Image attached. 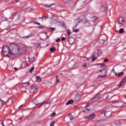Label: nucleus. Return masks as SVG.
Returning <instances> with one entry per match:
<instances>
[{
	"label": "nucleus",
	"instance_id": "nucleus-1",
	"mask_svg": "<svg viewBox=\"0 0 126 126\" xmlns=\"http://www.w3.org/2000/svg\"><path fill=\"white\" fill-rule=\"evenodd\" d=\"M19 47L16 44H12L10 47L5 46L2 48L4 56L8 58H10V56H16L19 53Z\"/></svg>",
	"mask_w": 126,
	"mask_h": 126
},
{
	"label": "nucleus",
	"instance_id": "nucleus-2",
	"mask_svg": "<svg viewBox=\"0 0 126 126\" xmlns=\"http://www.w3.org/2000/svg\"><path fill=\"white\" fill-rule=\"evenodd\" d=\"M102 98V95L100 94H97L95 95V97H93L91 101L93 102V103H94V102H96V101H97V100H100Z\"/></svg>",
	"mask_w": 126,
	"mask_h": 126
},
{
	"label": "nucleus",
	"instance_id": "nucleus-3",
	"mask_svg": "<svg viewBox=\"0 0 126 126\" xmlns=\"http://www.w3.org/2000/svg\"><path fill=\"white\" fill-rule=\"evenodd\" d=\"M124 105V102H116L113 103V106L116 107L117 108H123Z\"/></svg>",
	"mask_w": 126,
	"mask_h": 126
},
{
	"label": "nucleus",
	"instance_id": "nucleus-4",
	"mask_svg": "<svg viewBox=\"0 0 126 126\" xmlns=\"http://www.w3.org/2000/svg\"><path fill=\"white\" fill-rule=\"evenodd\" d=\"M99 11L100 12H105V11H107V5L103 4L99 8Z\"/></svg>",
	"mask_w": 126,
	"mask_h": 126
},
{
	"label": "nucleus",
	"instance_id": "nucleus-5",
	"mask_svg": "<svg viewBox=\"0 0 126 126\" xmlns=\"http://www.w3.org/2000/svg\"><path fill=\"white\" fill-rule=\"evenodd\" d=\"M125 21L126 19H125V18H124V17H121L119 19V24L124 25Z\"/></svg>",
	"mask_w": 126,
	"mask_h": 126
},
{
	"label": "nucleus",
	"instance_id": "nucleus-6",
	"mask_svg": "<svg viewBox=\"0 0 126 126\" xmlns=\"http://www.w3.org/2000/svg\"><path fill=\"white\" fill-rule=\"evenodd\" d=\"M100 72H102L104 75H100L98 76V77H101V78H103V77H106V76H107V75L106 74V73H107V70L105 69L100 71Z\"/></svg>",
	"mask_w": 126,
	"mask_h": 126
},
{
	"label": "nucleus",
	"instance_id": "nucleus-7",
	"mask_svg": "<svg viewBox=\"0 0 126 126\" xmlns=\"http://www.w3.org/2000/svg\"><path fill=\"white\" fill-rule=\"evenodd\" d=\"M95 118V114H91L89 116L85 117L86 120H93Z\"/></svg>",
	"mask_w": 126,
	"mask_h": 126
},
{
	"label": "nucleus",
	"instance_id": "nucleus-8",
	"mask_svg": "<svg viewBox=\"0 0 126 126\" xmlns=\"http://www.w3.org/2000/svg\"><path fill=\"white\" fill-rule=\"evenodd\" d=\"M69 44H70V45H73V44H74V42H75V39L73 38V37H69Z\"/></svg>",
	"mask_w": 126,
	"mask_h": 126
},
{
	"label": "nucleus",
	"instance_id": "nucleus-9",
	"mask_svg": "<svg viewBox=\"0 0 126 126\" xmlns=\"http://www.w3.org/2000/svg\"><path fill=\"white\" fill-rule=\"evenodd\" d=\"M126 82V77H125L123 80L122 81L120 82V84L119 85V87H121V86H122V85H123L124 84V83H125V82Z\"/></svg>",
	"mask_w": 126,
	"mask_h": 126
},
{
	"label": "nucleus",
	"instance_id": "nucleus-10",
	"mask_svg": "<svg viewBox=\"0 0 126 126\" xmlns=\"http://www.w3.org/2000/svg\"><path fill=\"white\" fill-rule=\"evenodd\" d=\"M72 66H71V68H75L76 67V65H77V64L75 62H72L71 63Z\"/></svg>",
	"mask_w": 126,
	"mask_h": 126
},
{
	"label": "nucleus",
	"instance_id": "nucleus-11",
	"mask_svg": "<svg viewBox=\"0 0 126 126\" xmlns=\"http://www.w3.org/2000/svg\"><path fill=\"white\" fill-rule=\"evenodd\" d=\"M115 73L116 76H118V77H120L124 74V73L123 72H121L120 73H116V72H114Z\"/></svg>",
	"mask_w": 126,
	"mask_h": 126
},
{
	"label": "nucleus",
	"instance_id": "nucleus-12",
	"mask_svg": "<svg viewBox=\"0 0 126 126\" xmlns=\"http://www.w3.org/2000/svg\"><path fill=\"white\" fill-rule=\"evenodd\" d=\"M30 84V83L27 82V83H24L22 84L21 87H26L28 86Z\"/></svg>",
	"mask_w": 126,
	"mask_h": 126
},
{
	"label": "nucleus",
	"instance_id": "nucleus-13",
	"mask_svg": "<svg viewBox=\"0 0 126 126\" xmlns=\"http://www.w3.org/2000/svg\"><path fill=\"white\" fill-rule=\"evenodd\" d=\"M114 126H121V122H120L118 120H116L115 122Z\"/></svg>",
	"mask_w": 126,
	"mask_h": 126
},
{
	"label": "nucleus",
	"instance_id": "nucleus-14",
	"mask_svg": "<svg viewBox=\"0 0 126 126\" xmlns=\"http://www.w3.org/2000/svg\"><path fill=\"white\" fill-rule=\"evenodd\" d=\"M33 90L36 91V90H37V88H36V86H32L31 87V92H33V93L35 92V91H33Z\"/></svg>",
	"mask_w": 126,
	"mask_h": 126
},
{
	"label": "nucleus",
	"instance_id": "nucleus-15",
	"mask_svg": "<svg viewBox=\"0 0 126 126\" xmlns=\"http://www.w3.org/2000/svg\"><path fill=\"white\" fill-rule=\"evenodd\" d=\"M91 59H92V62H94V61L96 60V58H95V54H93L91 56Z\"/></svg>",
	"mask_w": 126,
	"mask_h": 126
},
{
	"label": "nucleus",
	"instance_id": "nucleus-16",
	"mask_svg": "<svg viewBox=\"0 0 126 126\" xmlns=\"http://www.w3.org/2000/svg\"><path fill=\"white\" fill-rule=\"evenodd\" d=\"M73 100L72 99H71L68 101L67 103H66V106H68V105H70L71 104H73Z\"/></svg>",
	"mask_w": 126,
	"mask_h": 126
},
{
	"label": "nucleus",
	"instance_id": "nucleus-17",
	"mask_svg": "<svg viewBox=\"0 0 126 126\" xmlns=\"http://www.w3.org/2000/svg\"><path fill=\"white\" fill-rule=\"evenodd\" d=\"M35 78L37 82H41V78L39 76H36Z\"/></svg>",
	"mask_w": 126,
	"mask_h": 126
},
{
	"label": "nucleus",
	"instance_id": "nucleus-18",
	"mask_svg": "<svg viewBox=\"0 0 126 126\" xmlns=\"http://www.w3.org/2000/svg\"><path fill=\"white\" fill-rule=\"evenodd\" d=\"M29 61L31 63H34V62H35V57H32L30 58Z\"/></svg>",
	"mask_w": 126,
	"mask_h": 126
},
{
	"label": "nucleus",
	"instance_id": "nucleus-19",
	"mask_svg": "<svg viewBox=\"0 0 126 126\" xmlns=\"http://www.w3.org/2000/svg\"><path fill=\"white\" fill-rule=\"evenodd\" d=\"M102 55V50H101V49H98L97 51V56H98V57L99 56H101Z\"/></svg>",
	"mask_w": 126,
	"mask_h": 126
},
{
	"label": "nucleus",
	"instance_id": "nucleus-20",
	"mask_svg": "<svg viewBox=\"0 0 126 126\" xmlns=\"http://www.w3.org/2000/svg\"><path fill=\"white\" fill-rule=\"evenodd\" d=\"M68 117L71 121H72V120H73V119H74V117H73V116H72V115H71L70 114H68Z\"/></svg>",
	"mask_w": 126,
	"mask_h": 126
},
{
	"label": "nucleus",
	"instance_id": "nucleus-21",
	"mask_svg": "<svg viewBox=\"0 0 126 126\" xmlns=\"http://www.w3.org/2000/svg\"><path fill=\"white\" fill-rule=\"evenodd\" d=\"M119 33L120 34H123V33H125V30L124 29H120L119 31Z\"/></svg>",
	"mask_w": 126,
	"mask_h": 126
},
{
	"label": "nucleus",
	"instance_id": "nucleus-22",
	"mask_svg": "<svg viewBox=\"0 0 126 126\" xmlns=\"http://www.w3.org/2000/svg\"><path fill=\"white\" fill-rule=\"evenodd\" d=\"M83 59H84V61H90L91 60V57L88 58L86 57H84Z\"/></svg>",
	"mask_w": 126,
	"mask_h": 126
},
{
	"label": "nucleus",
	"instance_id": "nucleus-23",
	"mask_svg": "<svg viewBox=\"0 0 126 126\" xmlns=\"http://www.w3.org/2000/svg\"><path fill=\"white\" fill-rule=\"evenodd\" d=\"M61 25L62 27H63V28H64V29H66V25H65V24H64V23H62L61 24Z\"/></svg>",
	"mask_w": 126,
	"mask_h": 126
},
{
	"label": "nucleus",
	"instance_id": "nucleus-24",
	"mask_svg": "<svg viewBox=\"0 0 126 126\" xmlns=\"http://www.w3.org/2000/svg\"><path fill=\"white\" fill-rule=\"evenodd\" d=\"M98 42L100 43V44H104L105 43V40L100 39V40H98Z\"/></svg>",
	"mask_w": 126,
	"mask_h": 126
},
{
	"label": "nucleus",
	"instance_id": "nucleus-25",
	"mask_svg": "<svg viewBox=\"0 0 126 126\" xmlns=\"http://www.w3.org/2000/svg\"><path fill=\"white\" fill-rule=\"evenodd\" d=\"M86 108H87V106H86L83 108V109H85L86 110H84V109H83V112H86V111H88V112H89V111H90V109Z\"/></svg>",
	"mask_w": 126,
	"mask_h": 126
},
{
	"label": "nucleus",
	"instance_id": "nucleus-26",
	"mask_svg": "<svg viewBox=\"0 0 126 126\" xmlns=\"http://www.w3.org/2000/svg\"><path fill=\"white\" fill-rule=\"evenodd\" d=\"M54 4H55V3H53V4H51L50 5H47V4H44V6H46V7H51V6H52V5H54Z\"/></svg>",
	"mask_w": 126,
	"mask_h": 126
},
{
	"label": "nucleus",
	"instance_id": "nucleus-27",
	"mask_svg": "<svg viewBox=\"0 0 126 126\" xmlns=\"http://www.w3.org/2000/svg\"><path fill=\"white\" fill-rule=\"evenodd\" d=\"M47 18H48V17H47L45 16H43L40 18V19H42L43 20H46V19H47Z\"/></svg>",
	"mask_w": 126,
	"mask_h": 126
},
{
	"label": "nucleus",
	"instance_id": "nucleus-28",
	"mask_svg": "<svg viewBox=\"0 0 126 126\" xmlns=\"http://www.w3.org/2000/svg\"><path fill=\"white\" fill-rule=\"evenodd\" d=\"M56 51V48L52 47L50 49V52H55Z\"/></svg>",
	"mask_w": 126,
	"mask_h": 126
},
{
	"label": "nucleus",
	"instance_id": "nucleus-29",
	"mask_svg": "<svg viewBox=\"0 0 126 126\" xmlns=\"http://www.w3.org/2000/svg\"><path fill=\"white\" fill-rule=\"evenodd\" d=\"M34 70V67H32L29 70L30 73H32V72Z\"/></svg>",
	"mask_w": 126,
	"mask_h": 126
},
{
	"label": "nucleus",
	"instance_id": "nucleus-30",
	"mask_svg": "<svg viewBox=\"0 0 126 126\" xmlns=\"http://www.w3.org/2000/svg\"><path fill=\"white\" fill-rule=\"evenodd\" d=\"M33 24H35V25H40V23H38L37 21H34Z\"/></svg>",
	"mask_w": 126,
	"mask_h": 126
},
{
	"label": "nucleus",
	"instance_id": "nucleus-31",
	"mask_svg": "<svg viewBox=\"0 0 126 126\" xmlns=\"http://www.w3.org/2000/svg\"><path fill=\"white\" fill-rule=\"evenodd\" d=\"M55 28H51L49 30V32H53V31H55Z\"/></svg>",
	"mask_w": 126,
	"mask_h": 126
},
{
	"label": "nucleus",
	"instance_id": "nucleus-32",
	"mask_svg": "<svg viewBox=\"0 0 126 126\" xmlns=\"http://www.w3.org/2000/svg\"><path fill=\"white\" fill-rule=\"evenodd\" d=\"M4 103L5 102L3 100L0 99V104H1V105H3Z\"/></svg>",
	"mask_w": 126,
	"mask_h": 126
},
{
	"label": "nucleus",
	"instance_id": "nucleus-33",
	"mask_svg": "<svg viewBox=\"0 0 126 126\" xmlns=\"http://www.w3.org/2000/svg\"><path fill=\"white\" fill-rule=\"evenodd\" d=\"M73 32H74L75 33H77V32H79V30L78 29H75L73 31Z\"/></svg>",
	"mask_w": 126,
	"mask_h": 126
},
{
	"label": "nucleus",
	"instance_id": "nucleus-34",
	"mask_svg": "<svg viewBox=\"0 0 126 126\" xmlns=\"http://www.w3.org/2000/svg\"><path fill=\"white\" fill-rule=\"evenodd\" d=\"M67 33L68 34V35H70V34H71V32H70V31H69V30H67Z\"/></svg>",
	"mask_w": 126,
	"mask_h": 126
},
{
	"label": "nucleus",
	"instance_id": "nucleus-35",
	"mask_svg": "<svg viewBox=\"0 0 126 126\" xmlns=\"http://www.w3.org/2000/svg\"><path fill=\"white\" fill-rule=\"evenodd\" d=\"M45 103V101H44L43 103H42L41 105H40L38 107L37 109H39V108H41V107H42V106H43V105H44Z\"/></svg>",
	"mask_w": 126,
	"mask_h": 126
},
{
	"label": "nucleus",
	"instance_id": "nucleus-36",
	"mask_svg": "<svg viewBox=\"0 0 126 126\" xmlns=\"http://www.w3.org/2000/svg\"><path fill=\"white\" fill-rule=\"evenodd\" d=\"M37 28L38 29H43L44 28V27L43 26H39L37 27Z\"/></svg>",
	"mask_w": 126,
	"mask_h": 126
},
{
	"label": "nucleus",
	"instance_id": "nucleus-37",
	"mask_svg": "<svg viewBox=\"0 0 126 126\" xmlns=\"http://www.w3.org/2000/svg\"><path fill=\"white\" fill-rule=\"evenodd\" d=\"M32 9V7H29L28 8H27L26 10L27 11H30V10H31Z\"/></svg>",
	"mask_w": 126,
	"mask_h": 126
},
{
	"label": "nucleus",
	"instance_id": "nucleus-38",
	"mask_svg": "<svg viewBox=\"0 0 126 126\" xmlns=\"http://www.w3.org/2000/svg\"><path fill=\"white\" fill-rule=\"evenodd\" d=\"M83 21L84 23H87V22H88V20H87V19H85V20H84Z\"/></svg>",
	"mask_w": 126,
	"mask_h": 126
},
{
	"label": "nucleus",
	"instance_id": "nucleus-39",
	"mask_svg": "<svg viewBox=\"0 0 126 126\" xmlns=\"http://www.w3.org/2000/svg\"><path fill=\"white\" fill-rule=\"evenodd\" d=\"M102 65H101V67L102 68H106V65L104 64V63H102Z\"/></svg>",
	"mask_w": 126,
	"mask_h": 126
},
{
	"label": "nucleus",
	"instance_id": "nucleus-40",
	"mask_svg": "<svg viewBox=\"0 0 126 126\" xmlns=\"http://www.w3.org/2000/svg\"><path fill=\"white\" fill-rule=\"evenodd\" d=\"M55 115H56V113H55V112H53V113L50 115V117H54Z\"/></svg>",
	"mask_w": 126,
	"mask_h": 126
},
{
	"label": "nucleus",
	"instance_id": "nucleus-41",
	"mask_svg": "<svg viewBox=\"0 0 126 126\" xmlns=\"http://www.w3.org/2000/svg\"><path fill=\"white\" fill-rule=\"evenodd\" d=\"M102 114H103V115H104L105 117H106V115H107V111H104L102 112Z\"/></svg>",
	"mask_w": 126,
	"mask_h": 126
},
{
	"label": "nucleus",
	"instance_id": "nucleus-42",
	"mask_svg": "<svg viewBox=\"0 0 126 126\" xmlns=\"http://www.w3.org/2000/svg\"><path fill=\"white\" fill-rule=\"evenodd\" d=\"M102 63H99L97 64L98 67L99 68L102 67Z\"/></svg>",
	"mask_w": 126,
	"mask_h": 126
},
{
	"label": "nucleus",
	"instance_id": "nucleus-43",
	"mask_svg": "<svg viewBox=\"0 0 126 126\" xmlns=\"http://www.w3.org/2000/svg\"><path fill=\"white\" fill-rule=\"evenodd\" d=\"M55 126V123H54L53 122H51L50 123V126Z\"/></svg>",
	"mask_w": 126,
	"mask_h": 126
},
{
	"label": "nucleus",
	"instance_id": "nucleus-44",
	"mask_svg": "<svg viewBox=\"0 0 126 126\" xmlns=\"http://www.w3.org/2000/svg\"><path fill=\"white\" fill-rule=\"evenodd\" d=\"M61 41V38H58L57 40H56V42L58 43V42H60Z\"/></svg>",
	"mask_w": 126,
	"mask_h": 126
},
{
	"label": "nucleus",
	"instance_id": "nucleus-45",
	"mask_svg": "<svg viewBox=\"0 0 126 126\" xmlns=\"http://www.w3.org/2000/svg\"><path fill=\"white\" fill-rule=\"evenodd\" d=\"M108 61H109V59H105L104 60V63L107 62H108Z\"/></svg>",
	"mask_w": 126,
	"mask_h": 126
},
{
	"label": "nucleus",
	"instance_id": "nucleus-46",
	"mask_svg": "<svg viewBox=\"0 0 126 126\" xmlns=\"http://www.w3.org/2000/svg\"><path fill=\"white\" fill-rule=\"evenodd\" d=\"M110 97V95H107V96L105 97V99H106V100H108V99H109V97Z\"/></svg>",
	"mask_w": 126,
	"mask_h": 126
},
{
	"label": "nucleus",
	"instance_id": "nucleus-47",
	"mask_svg": "<svg viewBox=\"0 0 126 126\" xmlns=\"http://www.w3.org/2000/svg\"><path fill=\"white\" fill-rule=\"evenodd\" d=\"M86 63H85L84 64L82 65V66H83V67H86Z\"/></svg>",
	"mask_w": 126,
	"mask_h": 126
},
{
	"label": "nucleus",
	"instance_id": "nucleus-48",
	"mask_svg": "<svg viewBox=\"0 0 126 126\" xmlns=\"http://www.w3.org/2000/svg\"><path fill=\"white\" fill-rule=\"evenodd\" d=\"M62 41H64V40H65V37H63L62 39H61Z\"/></svg>",
	"mask_w": 126,
	"mask_h": 126
},
{
	"label": "nucleus",
	"instance_id": "nucleus-49",
	"mask_svg": "<svg viewBox=\"0 0 126 126\" xmlns=\"http://www.w3.org/2000/svg\"><path fill=\"white\" fill-rule=\"evenodd\" d=\"M74 108H75V109H77V108H78V107H77V105H74Z\"/></svg>",
	"mask_w": 126,
	"mask_h": 126
},
{
	"label": "nucleus",
	"instance_id": "nucleus-50",
	"mask_svg": "<svg viewBox=\"0 0 126 126\" xmlns=\"http://www.w3.org/2000/svg\"><path fill=\"white\" fill-rule=\"evenodd\" d=\"M123 106H126V102H124L123 103Z\"/></svg>",
	"mask_w": 126,
	"mask_h": 126
},
{
	"label": "nucleus",
	"instance_id": "nucleus-51",
	"mask_svg": "<svg viewBox=\"0 0 126 126\" xmlns=\"http://www.w3.org/2000/svg\"><path fill=\"white\" fill-rule=\"evenodd\" d=\"M1 125L2 126H5L3 124V122H2L1 123Z\"/></svg>",
	"mask_w": 126,
	"mask_h": 126
},
{
	"label": "nucleus",
	"instance_id": "nucleus-52",
	"mask_svg": "<svg viewBox=\"0 0 126 126\" xmlns=\"http://www.w3.org/2000/svg\"><path fill=\"white\" fill-rule=\"evenodd\" d=\"M14 70H17L18 69L17 67L14 68Z\"/></svg>",
	"mask_w": 126,
	"mask_h": 126
},
{
	"label": "nucleus",
	"instance_id": "nucleus-53",
	"mask_svg": "<svg viewBox=\"0 0 126 126\" xmlns=\"http://www.w3.org/2000/svg\"><path fill=\"white\" fill-rule=\"evenodd\" d=\"M23 106V105H20L18 109H20L21 108V107H22Z\"/></svg>",
	"mask_w": 126,
	"mask_h": 126
},
{
	"label": "nucleus",
	"instance_id": "nucleus-54",
	"mask_svg": "<svg viewBox=\"0 0 126 126\" xmlns=\"http://www.w3.org/2000/svg\"><path fill=\"white\" fill-rule=\"evenodd\" d=\"M56 82H57V83H59V82H60V80L57 79Z\"/></svg>",
	"mask_w": 126,
	"mask_h": 126
},
{
	"label": "nucleus",
	"instance_id": "nucleus-55",
	"mask_svg": "<svg viewBox=\"0 0 126 126\" xmlns=\"http://www.w3.org/2000/svg\"><path fill=\"white\" fill-rule=\"evenodd\" d=\"M29 37H30V36L28 35V36H25V38H29Z\"/></svg>",
	"mask_w": 126,
	"mask_h": 126
},
{
	"label": "nucleus",
	"instance_id": "nucleus-56",
	"mask_svg": "<svg viewBox=\"0 0 126 126\" xmlns=\"http://www.w3.org/2000/svg\"><path fill=\"white\" fill-rule=\"evenodd\" d=\"M48 104H49V105H50L49 102H46V105Z\"/></svg>",
	"mask_w": 126,
	"mask_h": 126
},
{
	"label": "nucleus",
	"instance_id": "nucleus-57",
	"mask_svg": "<svg viewBox=\"0 0 126 126\" xmlns=\"http://www.w3.org/2000/svg\"><path fill=\"white\" fill-rule=\"evenodd\" d=\"M12 16H15V14H14V13L13 14H12Z\"/></svg>",
	"mask_w": 126,
	"mask_h": 126
},
{
	"label": "nucleus",
	"instance_id": "nucleus-58",
	"mask_svg": "<svg viewBox=\"0 0 126 126\" xmlns=\"http://www.w3.org/2000/svg\"><path fill=\"white\" fill-rule=\"evenodd\" d=\"M15 1H16L17 2H18V1H18V0H15Z\"/></svg>",
	"mask_w": 126,
	"mask_h": 126
},
{
	"label": "nucleus",
	"instance_id": "nucleus-59",
	"mask_svg": "<svg viewBox=\"0 0 126 126\" xmlns=\"http://www.w3.org/2000/svg\"><path fill=\"white\" fill-rule=\"evenodd\" d=\"M77 25H78V24H77L75 26V27H76V26H77Z\"/></svg>",
	"mask_w": 126,
	"mask_h": 126
},
{
	"label": "nucleus",
	"instance_id": "nucleus-60",
	"mask_svg": "<svg viewBox=\"0 0 126 126\" xmlns=\"http://www.w3.org/2000/svg\"><path fill=\"white\" fill-rule=\"evenodd\" d=\"M35 105H39V104H38V103H37V104H35Z\"/></svg>",
	"mask_w": 126,
	"mask_h": 126
},
{
	"label": "nucleus",
	"instance_id": "nucleus-61",
	"mask_svg": "<svg viewBox=\"0 0 126 126\" xmlns=\"http://www.w3.org/2000/svg\"><path fill=\"white\" fill-rule=\"evenodd\" d=\"M20 120H22V118H20Z\"/></svg>",
	"mask_w": 126,
	"mask_h": 126
},
{
	"label": "nucleus",
	"instance_id": "nucleus-62",
	"mask_svg": "<svg viewBox=\"0 0 126 126\" xmlns=\"http://www.w3.org/2000/svg\"><path fill=\"white\" fill-rule=\"evenodd\" d=\"M61 75H63V74H61Z\"/></svg>",
	"mask_w": 126,
	"mask_h": 126
},
{
	"label": "nucleus",
	"instance_id": "nucleus-63",
	"mask_svg": "<svg viewBox=\"0 0 126 126\" xmlns=\"http://www.w3.org/2000/svg\"><path fill=\"white\" fill-rule=\"evenodd\" d=\"M79 23H80V21H79Z\"/></svg>",
	"mask_w": 126,
	"mask_h": 126
}]
</instances>
